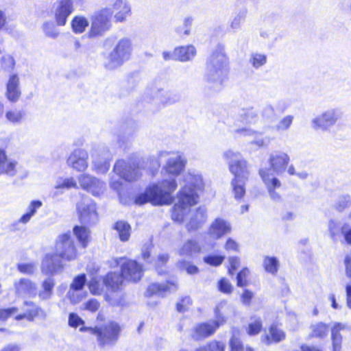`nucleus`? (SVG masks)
I'll return each instance as SVG.
<instances>
[{
	"mask_svg": "<svg viewBox=\"0 0 351 351\" xmlns=\"http://www.w3.org/2000/svg\"><path fill=\"white\" fill-rule=\"evenodd\" d=\"M117 264L121 265V273H108L104 280L106 287L113 293L112 295L107 293L105 296L106 300L112 306L123 305V300L118 291L124 278L137 282L141 279L143 272L141 266L136 261L120 258Z\"/></svg>",
	"mask_w": 351,
	"mask_h": 351,
	"instance_id": "2",
	"label": "nucleus"
},
{
	"mask_svg": "<svg viewBox=\"0 0 351 351\" xmlns=\"http://www.w3.org/2000/svg\"><path fill=\"white\" fill-rule=\"evenodd\" d=\"M350 196L343 195L339 198L337 202L335 204V207L339 211H342L350 205Z\"/></svg>",
	"mask_w": 351,
	"mask_h": 351,
	"instance_id": "58",
	"label": "nucleus"
},
{
	"mask_svg": "<svg viewBox=\"0 0 351 351\" xmlns=\"http://www.w3.org/2000/svg\"><path fill=\"white\" fill-rule=\"evenodd\" d=\"M15 294L18 297L34 298L37 295L36 284L28 278H20L14 282Z\"/></svg>",
	"mask_w": 351,
	"mask_h": 351,
	"instance_id": "18",
	"label": "nucleus"
},
{
	"mask_svg": "<svg viewBox=\"0 0 351 351\" xmlns=\"http://www.w3.org/2000/svg\"><path fill=\"white\" fill-rule=\"evenodd\" d=\"M114 228L118 232L121 241H126L129 239L131 228L128 223L123 221H117Z\"/></svg>",
	"mask_w": 351,
	"mask_h": 351,
	"instance_id": "40",
	"label": "nucleus"
},
{
	"mask_svg": "<svg viewBox=\"0 0 351 351\" xmlns=\"http://www.w3.org/2000/svg\"><path fill=\"white\" fill-rule=\"evenodd\" d=\"M18 311L16 307L0 309V320L5 321L8 317L15 314Z\"/></svg>",
	"mask_w": 351,
	"mask_h": 351,
	"instance_id": "64",
	"label": "nucleus"
},
{
	"mask_svg": "<svg viewBox=\"0 0 351 351\" xmlns=\"http://www.w3.org/2000/svg\"><path fill=\"white\" fill-rule=\"evenodd\" d=\"M202 247L197 241L188 239L176 249V253L180 256L191 258L199 253Z\"/></svg>",
	"mask_w": 351,
	"mask_h": 351,
	"instance_id": "28",
	"label": "nucleus"
},
{
	"mask_svg": "<svg viewBox=\"0 0 351 351\" xmlns=\"http://www.w3.org/2000/svg\"><path fill=\"white\" fill-rule=\"evenodd\" d=\"M1 64L4 69L10 70L14 68L15 62L11 56L5 55L1 58Z\"/></svg>",
	"mask_w": 351,
	"mask_h": 351,
	"instance_id": "62",
	"label": "nucleus"
},
{
	"mask_svg": "<svg viewBox=\"0 0 351 351\" xmlns=\"http://www.w3.org/2000/svg\"><path fill=\"white\" fill-rule=\"evenodd\" d=\"M223 157L228 163L230 171L234 175L231 181L234 197L239 200L245 194V183L250 174L247 163L239 152L232 150L224 152Z\"/></svg>",
	"mask_w": 351,
	"mask_h": 351,
	"instance_id": "4",
	"label": "nucleus"
},
{
	"mask_svg": "<svg viewBox=\"0 0 351 351\" xmlns=\"http://www.w3.org/2000/svg\"><path fill=\"white\" fill-rule=\"evenodd\" d=\"M184 185L178 194V202L174 205L171 213L173 220L182 222L189 213V221L186 224L189 232L200 228L207 219V212L204 207L191 211V206L197 203L199 193L204 189L202 175L195 170H189L183 176Z\"/></svg>",
	"mask_w": 351,
	"mask_h": 351,
	"instance_id": "1",
	"label": "nucleus"
},
{
	"mask_svg": "<svg viewBox=\"0 0 351 351\" xmlns=\"http://www.w3.org/2000/svg\"><path fill=\"white\" fill-rule=\"evenodd\" d=\"M169 258V256L167 254L162 253L158 254L157 259L154 261V265L156 267L158 274L162 275L166 272V270L165 269H163V267H165L168 262Z\"/></svg>",
	"mask_w": 351,
	"mask_h": 351,
	"instance_id": "46",
	"label": "nucleus"
},
{
	"mask_svg": "<svg viewBox=\"0 0 351 351\" xmlns=\"http://www.w3.org/2000/svg\"><path fill=\"white\" fill-rule=\"evenodd\" d=\"M218 288L221 292L230 293L232 292V287L230 282L226 278H221L218 282Z\"/></svg>",
	"mask_w": 351,
	"mask_h": 351,
	"instance_id": "59",
	"label": "nucleus"
},
{
	"mask_svg": "<svg viewBox=\"0 0 351 351\" xmlns=\"http://www.w3.org/2000/svg\"><path fill=\"white\" fill-rule=\"evenodd\" d=\"M226 306L225 302L219 304L215 308V320L200 323L195 326L193 330L192 337L197 340L201 338L208 337L212 335L217 329L226 323V317L222 310Z\"/></svg>",
	"mask_w": 351,
	"mask_h": 351,
	"instance_id": "9",
	"label": "nucleus"
},
{
	"mask_svg": "<svg viewBox=\"0 0 351 351\" xmlns=\"http://www.w3.org/2000/svg\"><path fill=\"white\" fill-rule=\"evenodd\" d=\"M169 155L170 156L163 169L169 175L173 176H179L185 168L186 159L184 154L180 152L170 153L167 151L160 152L158 154V158H165Z\"/></svg>",
	"mask_w": 351,
	"mask_h": 351,
	"instance_id": "13",
	"label": "nucleus"
},
{
	"mask_svg": "<svg viewBox=\"0 0 351 351\" xmlns=\"http://www.w3.org/2000/svg\"><path fill=\"white\" fill-rule=\"evenodd\" d=\"M346 325L341 323H337L335 324L331 330V336L332 341V350L341 351L342 337L339 334L340 330H343Z\"/></svg>",
	"mask_w": 351,
	"mask_h": 351,
	"instance_id": "36",
	"label": "nucleus"
},
{
	"mask_svg": "<svg viewBox=\"0 0 351 351\" xmlns=\"http://www.w3.org/2000/svg\"><path fill=\"white\" fill-rule=\"evenodd\" d=\"M121 328L115 322H110L104 328L82 326L80 332H88L97 336L99 343L101 346L114 344L119 337Z\"/></svg>",
	"mask_w": 351,
	"mask_h": 351,
	"instance_id": "8",
	"label": "nucleus"
},
{
	"mask_svg": "<svg viewBox=\"0 0 351 351\" xmlns=\"http://www.w3.org/2000/svg\"><path fill=\"white\" fill-rule=\"evenodd\" d=\"M93 169L97 173H106L110 169L112 153L104 145L95 146L90 151Z\"/></svg>",
	"mask_w": 351,
	"mask_h": 351,
	"instance_id": "11",
	"label": "nucleus"
},
{
	"mask_svg": "<svg viewBox=\"0 0 351 351\" xmlns=\"http://www.w3.org/2000/svg\"><path fill=\"white\" fill-rule=\"evenodd\" d=\"M312 336L316 337H323L326 336L328 331L326 324L319 322L312 325Z\"/></svg>",
	"mask_w": 351,
	"mask_h": 351,
	"instance_id": "48",
	"label": "nucleus"
},
{
	"mask_svg": "<svg viewBox=\"0 0 351 351\" xmlns=\"http://www.w3.org/2000/svg\"><path fill=\"white\" fill-rule=\"evenodd\" d=\"M56 253L62 258L71 261L76 258V249L71 233L60 234L56 243Z\"/></svg>",
	"mask_w": 351,
	"mask_h": 351,
	"instance_id": "15",
	"label": "nucleus"
},
{
	"mask_svg": "<svg viewBox=\"0 0 351 351\" xmlns=\"http://www.w3.org/2000/svg\"><path fill=\"white\" fill-rule=\"evenodd\" d=\"M280 263L275 256H265L263 260V266L265 271L272 275H276L278 271Z\"/></svg>",
	"mask_w": 351,
	"mask_h": 351,
	"instance_id": "41",
	"label": "nucleus"
},
{
	"mask_svg": "<svg viewBox=\"0 0 351 351\" xmlns=\"http://www.w3.org/2000/svg\"><path fill=\"white\" fill-rule=\"evenodd\" d=\"M72 188H77V182L73 178L58 177L55 181L54 189H61L64 191Z\"/></svg>",
	"mask_w": 351,
	"mask_h": 351,
	"instance_id": "39",
	"label": "nucleus"
},
{
	"mask_svg": "<svg viewBox=\"0 0 351 351\" xmlns=\"http://www.w3.org/2000/svg\"><path fill=\"white\" fill-rule=\"evenodd\" d=\"M114 19L113 10L111 7H104L94 12L90 19L93 22H108Z\"/></svg>",
	"mask_w": 351,
	"mask_h": 351,
	"instance_id": "34",
	"label": "nucleus"
},
{
	"mask_svg": "<svg viewBox=\"0 0 351 351\" xmlns=\"http://www.w3.org/2000/svg\"><path fill=\"white\" fill-rule=\"evenodd\" d=\"M114 172L127 182H134L141 176L140 169L134 162L119 160L113 168Z\"/></svg>",
	"mask_w": 351,
	"mask_h": 351,
	"instance_id": "14",
	"label": "nucleus"
},
{
	"mask_svg": "<svg viewBox=\"0 0 351 351\" xmlns=\"http://www.w3.org/2000/svg\"><path fill=\"white\" fill-rule=\"evenodd\" d=\"M177 289V282L176 280L172 279L167 281L166 284H151L147 289L146 294L147 296H152L153 295L165 296L167 293L175 292Z\"/></svg>",
	"mask_w": 351,
	"mask_h": 351,
	"instance_id": "24",
	"label": "nucleus"
},
{
	"mask_svg": "<svg viewBox=\"0 0 351 351\" xmlns=\"http://www.w3.org/2000/svg\"><path fill=\"white\" fill-rule=\"evenodd\" d=\"M269 335H266L263 337V341L267 343H278L285 338V333L283 330L273 324L269 327Z\"/></svg>",
	"mask_w": 351,
	"mask_h": 351,
	"instance_id": "32",
	"label": "nucleus"
},
{
	"mask_svg": "<svg viewBox=\"0 0 351 351\" xmlns=\"http://www.w3.org/2000/svg\"><path fill=\"white\" fill-rule=\"evenodd\" d=\"M287 107L283 101H278L276 104L265 103L261 108V116L267 121H273L278 114L282 113Z\"/></svg>",
	"mask_w": 351,
	"mask_h": 351,
	"instance_id": "25",
	"label": "nucleus"
},
{
	"mask_svg": "<svg viewBox=\"0 0 351 351\" xmlns=\"http://www.w3.org/2000/svg\"><path fill=\"white\" fill-rule=\"evenodd\" d=\"M290 162V157L286 152L280 150L271 152L269 154L268 163L269 167H262L259 169L267 173L269 178L275 177L274 175L280 176L283 174L288 167Z\"/></svg>",
	"mask_w": 351,
	"mask_h": 351,
	"instance_id": "10",
	"label": "nucleus"
},
{
	"mask_svg": "<svg viewBox=\"0 0 351 351\" xmlns=\"http://www.w3.org/2000/svg\"><path fill=\"white\" fill-rule=\"evenodd\" d=\"M17 268L20 272L30 275L35 271L36 265L34 263H19Z\"/></svg>",
	"mask_w": 351,
	"mask_h": 351,
	"instance_id": "55",
	"label": "nucleus"
},
{
	"mask_svg": "<svg viewBox=\"0 0 351 351\" xmlns=\"http://www.w3.org/2000/svg\"><path fill=\"white\" fill-rule=\"evenodd\" d=\"M225 344L221 341H212L195 351H224Z\"/></svg>",
	"mask_w": 351,
	"mask_h": 351,
	"instance_id": "47",
	"label": "nucleus"
},
{
	"mask_svg": "<svg viewBox=\"0 0 351 351\" xmlns=\"http://www.w3.org/2000/svg\"><path fill=\"white\" fill-rule=\"evenodd\" d=\"M7 121L13 124H19L23 118V113L19 109H11L5 112Z\"/></svg>",
	"mask_w": 351,
	"mask_h": 351,
	"instance_id": "45",
	"label": "nucleus"
},
{
	"mask_svg": "<svg viewBox=\"0 0 351 351\" xmlns=\"http://www.w3.org/2000/svg\"><path fill=\"white\" fill-rule=\"evenodd\" d=\"M132 47L129 39L119 40L112 51L106 56L104 64L109 70L114 69L129 60L132 53Z\"/></svg>",
	"mask_w": 351,
	"mask_h": 351,
	"instance_id": "7",
	"label": "nucleus"
},
{
	"mask_svg": "<svg viewBox=\"0 0 351 351\" xmlns=\"http://www.w3.org/2000/svg\"><path fill=\"white\" fill-rule=\"evenodd\" d=\"M19 169V162L15 159L9 158L6 151L0 148V176L13 178L17 175Z\"/></svg>",
	"mask_w": 351,
	"mask_h": 351,
	"instance_id": "17",
	"label": "nucleus"
},
{
	"mask_svg": "<svg viewBox=\"0 0 351 351\" xmlns=\"http://www.w3.org/2000/svg\"><path fill=\"white\" fill-rule=\"evenodd\" d=\"M175 178L164 180L160 184H153L144 193L138 194L134 200L135 204L143 205L151 202L154 205L170 204L173 201L172 193L177 189Z\"/></svg>",
	"mask_w": 351,
	"mask_h": 351,
	"instance_id": "5",
	"label": "nucleus"
},
{
	"mask_svg": "<svg viewBox=\"0 0 351 351\" xmlns=\"http://www.w3.org/2000/svg\"><path fill=\"white\" fill-rule=\"evenodd\" d=\"M225 258L224 256L221 255H208L204 258V261L212 266L220 265Z\"/></svg>",
	"mask_w": 351,
	"mask_h": 351,
	"instance_id": "52",
	"label": "nucleus"
},
{
	"mask_svg": "<svg viewBox=\"0 0 351 351\" xmlns=\"http://www.w3.org/2000/svg\"><path fill=\"white\" fill-rule=\"evenodd\" d=\"M178 265L181 269L186 271L189 274H194L198 271V268L189 261H180L178 263Z\"/></svg>",
	"mask_w": 351,
	"mask_h": 351,
	"instance_id": "54",
	"label": "nucleus"
},
{
	"mask_svg": "<svg viewBox=\"0 0 351 351\" xmlns=\"http://www.w3.org/2000/svg\"><path fill=\"white\" fill-rule=\"evenodd\" d=\"M42 206L43 202L40 200L31 201L27 206V211L19 219V222L23 224L28 223Z\"/></svg>",
	"mask_w": 351,
	"mask_h": 351,
	"instance_id": "35",
	"label": "nucleus"
},
{
	"mask_svg": "<svg viewBox=\"0 0 351 351\" xmlns=\"http://www.w3.org/2000/svg\"><path fill=\"white\" fill-rule=\"evenodd\" d=\"M250 271L247 268H243L240 272L238 273L237 276V286L244 287L246 285V278Z\"/></svg>",
	"mask_w": 351,
	"mask_h": 351,
	"instance_id": "61",
	"label": "nucleus"
},
{
	"mask_svg": "<svg viewBox=\"0 0 351 351\" xmlns=\"http://www.w3.org/2000/svg\"><path fill=\"white\" fill-rule=\"evenodd\" d=\"M55 17L56 22H66L73 10L72 0H58L55 3Z\"/></svg>",
	"mask_w": 351,
	"mask_h": 351,
	"instance_id": "27",
	"label": "nucleus"
},
{
	"mask_svg": "<svg viewBox=\"0 0 351 351\" xmlns=\"http://www.w3.org/2000/svg\"><path fill=\"white\" fill-rule=\"evenodd\" d=\"M266 54L258 52H253L250 54L249 62L253 68L258 69L267 63Z\"/></svg>",
	"mask_w": 351,
	"mask_h": 351,
	"instance_id": "43",
	"label": "nucleus"
},
{
	"mask_svg": "<svg viewBox=\"0 0 351 351\" xmlns=\"http://www.w3.org/2000/svg\"><path fill=\"white\" fill-rule=\"evenodd\" d=\"M237 121L243 124L250 125L255 124L258 117L256 112L252 108L241 109L237 114Z\"/></svg>",
	"mask_w": 351,
	"mask_h": 351,
	"instance_id": "31",
	"label": "nucleus"
},
{
	"mask_svg": "<svg viewBox=\"0 0 351 351\" xmlns=\"http://www.w3.org/2000/svg\"><path fill=\"white\" fill-rule=\"evenodd\" d=\"M196 55V49L193 45L177 47L173 52V58L181 62L192 60Z\"/></svg>",
	"mask_w": 351,
	"mask_h": 351,
	"instance_id": "30",
	"label": "nucleus"
},
{
	"mask_svg": "<svg viewBox=\"0 0 351 351\" xmlns=\"http://www.w3.org/2000/svg\"><path fill=\"white\" fill-rule=\"evenodd\" d=\"M88 152L83 149H75L69 156L67 165L77 171H84L88 167Z\"/></svg>",
	"mask_w": 351,
	"mask_h": 351,
	"instance_id": "19",
	"label": "nucleus"
},
{
	"mask_svg": "<svg viewBox=\"0 0 351 351\" xmlns=\"http://www.w3.org/2000/svg\"><path fill=\"white\" fill-rule=\"evenodd\" d=\"M191 29V23H179L176 28V32L179 36L184 38L189 34Z\"/></svg>",
	"mask_w": 351,
	"mask_h": 351,
	"instance_id": "56",
	"label": "nucleus"
},
{
	"mask_svg": "<svg viewBox=\"0 0 351 351\" xmlns=\"http://www.w3.org/2000/svg\"><path fill=\"white\" fill-rule=\"evenodd\" d=\"M73 233L81 245L86 247L90 239V230L84 226H75Z\"/></svg>",
	"mask_w": 351,
	"mask_h": 351,
	"instance_id": "38",
	"label": "nucleus"
},
{
	"mask_svg": "<svg viewBox=\"0 0 351 351\" xmlns=\"http://www.w3.org/2000/svg\"><path fill=\"white\" fill-rule=\"evenodd\" d=\"M261 177L267 189L270 197L274 201H279L280 195L276 191V189L281 186L280 180L276 177L269 178L264 171H261Z\"/></svg>",
	"mask_w": 351,
	"mask_h": 351,
	"instance_id": "29",
	"label": "nucleus"
},
{
	"mask_svg": "<svg viewBox=\"0 0 351 351\" xmlns=\"http://www.w3.org/2000/svg\"><path fill=\"white\" fill-rule=\"evenodd\" d=\"M109 23H91L88 35L89 37L101 36L110 29Z\"/></svg>",
	"mask_w": 351,
	"mask_h": 351,
	"instance_id": "44",
	"label": "nucleus"
},
{
	"mask_svg": "<svg viewBox=\"0 0 351 351\" xmlns=\"http://www.w3.org/2000/svg\"><path fill=\"white\" fill-rule=\"evenodd\" d=\"M262 328L263 322L261 318L258 316L254 315L250 318V322L246 328V332L250 336L256 335L261 331Z\"/></svg>",
	"mask_w": 351,
	"mask_h": 351,
	"instance_id": "37",
	"label": "nucleus"
},
{
	"mask_svg": "<svg viewBox=\"0 0 351 351\" xmlns=\"http://www.w3.org/2000/svg\"><path fill=\"white\" fill-rule=\"evenodd\" d=\"M25 304L27 306L32 305L34 306L33 308L29 309L26 313L23 314H19L15 317L16 320H21L24 318H26L29 321H32L36 317H37L40 312H43V310L37 307L34 305V304L32 302H25Z\"/></svg>",
	"mask_w": 351,
	"mask_h": 351,
	"instance_id": "42",
	"label": "nucleus"
},
{
	"mask_svg": "<svg viewBox=\"0 0 351 351\" xmlns=\"http://www.w3.org/2000/svg\"><path fill=\"white\" fill-rule=\"evenodd\" d=\"M114 19L117 22L128 20L132 15V6L128 0H114L112 3Z\"/></svg>",
	"mask_w": 351,
	"mask_h": 351,
	"instance_id": "21",
	"label": "nucleus"
},
{
	"mask_svg": "<svg viewBox=\"0 0 351 351\" xmlns=\"http://www.w3.org/2000/svg\"><path fill=\"white\" fill-rule=\"evenodd\" d=\"M145 101L157 108L173 105L180 101V96L171 90H165L160 83L149 85L143 95Z\"/></svg>",
	"mask_w": 351,
	"mask_h": 351,
	"instance_id": "6",
	"label": "nucleus"
},
{
	"mask_svg": "<svg viewBox=\"0 0 351 351\" xmlns=\"http://www.w3.org/2000/svg\"><path fill=\"white\" fill-rule=\"evenodd\" d=\"M21 95L19 77L16 73L10 74L6 83L5 96L10 101L15 103L19 99Z\"/></svg>",
	"mask_w": 351,
	"mask_h": 351,
	"instance_id": "23",
	"label": "nucleus"
},
{
	"mask_svg": "<svg viewBox=\"0 0 351 351\" xmlns=\"http://www.w3.org/2000/svg\"><path fill=\"white\" fill-rule=\"evenodd\" d=\"M342 115V110L339 108H329L312 119V127L316 130L328 131L341 118Z\"/></svg>",
	"mask_w": 351,
	"mask_h": 351,
	"instance_id": "12",
	"label": "nucleus"
},
{
	"mask_svg": "<svg viewBox=\"0 0 351 351\" xmlns=\"http://www.w3.org/2000/svg\"><path fill=\"white\" fill-rule=\"evenodd\" d=\"M78 182L83 189L94 195H98L105 188V183L89 175L82 174L78 177Z\"/></svg>",
	"mask_w": 351,
	"mask_h": 351,
	"instance_id": "20",
	"label": "nucleus"
},
{
	"mask_svg": "<svg viewBox=\"0 0 351 351\" xmlns=\"http://www.w3.org/2000/svg\"><path fill=\"white\" fill-rule=\"evenodd\" d=\"M84 309L89 311L90 312H96L99 308V302L95 299L92 298L84 303Z\"/></svg>",
	"mask_w": 351,
	"mask_h": 351,
	"instance_id": "60",
	"label": "nucleus"
},
{
	"mask_svg": "<svg viewBox=\"0 0 351 351\" xmlns=\"http://www.w3.org/2000/svg\"><path fill=\"white\" fill-rule=\"evenodd\" d=\"M84 321L76 313H71L69 315V325L71 327L77 328L79 326L84 325Z\"/></svg>",
	"mask_w": 351,
	"mask_h": 351,
	"instance_id": "57",
	"label": "nucleus"
},
{
	"mask_svg": "<svg viewBox=\"0 0 351 351\" xmlns=\"http://www.w3.org/2000/svg\"><path fill=\"white\" fill-rule=\"evenodd\" d=\"M86 282L85 274H80L75 277L73 282L70 285V289L72 291L82 290Z\"/></svg>",
	"mask_w": 351,
	"mask_h": 351,
	"instance_id": "50",
	"label": "nucleus"
},
{
	"mask_svg": "<svg viewBox=\"0 0 351 351\" xmlns=\"http://www.w3.org/2000/svg\"><path fill=\"white\" fill-rule=\"evenodd\" d=\"M62 258L56 253L47 254L42 263V271L45 274H53L63 267Z\"/></svg>",
	"mask_w": 351,
	"mask_h": 351,
	"instance_id": "26",
	"label": "nucleus"
},
{
	"mask_svg": "<svg viewBox=\"0 0 351 351\" xmlns=\"http://www.w3.org/2000/svg\"><path fill=\"white\" fill-rule=\"evenodd\" d=\"M231 229V225L229 221L218 217L210 225L208 234L212 239H219L230 233Z\"/></svg>",
	"mask_w": 351,
	"mask_h": 351,
	"instance_id": "22",
	"label": "nucleus"
},
{
	"mask_svg": "<svg viewBox=\"0 0 351 351\" xmlns=\"http://www.w3.org/2000/svg\"><path fill=\"white\" fill-rule=\"evenodd\" d=\"M230 351H243V348L241 340L236 337L234 335L230 341Z\"/></svg>",
	"mask_w": 351,
	"mask_h": 351,
	"instance_id": "63",
	"label": "nucleus"
},
{
	"mask_svg": "<svg viewBox=\"0 0 351 351\" xmlns=\"http://www.w3.org/2000/svg\"><path fill=\"white\" fill-rule=\"evenodd\" d=\"M228 73V61L224 49L218 46L206 62V73L204 77L206 87L215 91L220 90Z\"/></svg>",
	"mask_w": 351,
	"mask_h": 351,
	"instance_id": "3",
	"label": "nucleus"
},
{
	"mask_svg": "<svg viewBox=\"0 0 351 351\" xmlns=\"http://www.w3.org/2000/svg\"><path fill=\"white\" fill-rule=\"evenodd\" d=\"M235 134L239 136H252L257 137L258 132L252 129L248 126L237 127L233 130Z\"/></svg>",
	"mask_w": 351,
	"mask_h": 351,
	"instance_id": "49",
	"label": "nucleus"
},
{
	"mask_svg": "<svg viewBox=\"0 0 351 351\" xmlns=\"http://www.w3.org/2000/svg\"><path fill=\"white\" fill-rule=\"evenodd\" d=\"M293 120L292 115H287L283 117L276 125V128L278 131L287 130L291 125Z\"/></svg>",
	"mask_w": 351,
	"mask_h": 351,
	"instance_id": "51",
	"label": "nucleus"
},
{
	"mask_svg": "<svg viewBox=\"0 0 351 351\" xmlns=\"http://www.w3.org/2000/svg\"><path fill=\"white\" fill-rule=\"evenodd\" d=\"M80 220L85 224H94L98 220L95 203L90 199L84 197L77 205Z\"/></svg>",
	"mask_w": 351,
	"mask_h": 351,
	"instance_id": "16",
	"label": "nucleus"
},
{
	"mask_svg": "<svg viewBox=\"0 0 351 351\" xmlns=\"http://www.w3.org/2000/svg\"><path fill=\"white\" fill-rule=\"evenodd\" d=\"M43 29L47 36L55 38L59 34V30L57 29L56 23H44Z\"/></svg>",
	"mask_w": 351,
	"mask_h": 351,
	"instance_id": "53",
	"label": "nucleus"
},
{
	"mask_svg": "<svg viewBox=\"0 0 351 351\" xmlns=\"http://www.w3.org/2000/svg\"><path fill=\"white\" fill-rule=\"evenodd\" d=\"M55 286L54 280L51 278L45 279L41 284V289L37 293L41 300H48L53 295V288Z\"/></svg>",
	"mask_w": 351,
	"mask_h": 351,
	"instance_id": "33",
	"label": "nucleus"
}]
</instances>
